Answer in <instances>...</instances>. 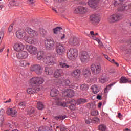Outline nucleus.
I'll list each match as a JSON object with an SVG mask.
<instances>
[{
    "label": "nucleus",
    "instance_id": "nucleus-29",
    "mask_svg": "<svg viewBox=\"0 0 131 131\" xmlns=\"http://www.w3.org/2000/svg\"><path fill=\"white\" fill-rule=\"evenodd\" d=\"M82 73L85 77H89L91 75V71L90 69H85L82 70Z\"/></svg>",
    "mask_w": 131,
    "mask_h": 131
},
{
    "label": "nucleus",
    "instance_id": "nucleus-20",
    "mask_svg": "<svg viewBox=\"0 0 131 131\" xmlns=\"http://www.w3.org/2000/svg\"><path fill=\"white\" fill-rule=\"evenodd\" d=\"M40 90L41 89H39V88L33 86L32 88H28L27 90V93L30 95H31L32 94H35V93H37V92L40 91Z\"/></svg>",
    "mask_w": 131,
    "mask_h": 131
},
{
    "label": "nucleus",
    "instance_id": "nucleus-16",
    "mask_svg": "<svg viewBox=\"0 0 131 131\" xmlns=\"http://www.w3.org/2000/svg\"><path fill=\"white\" fill-rule=\"evenodd\" d=\"M26 31L29 34L31 37H36L38 35V33L35 30L30 28H26Z\"/></svg>",
    "mask_w": 131,
    "mask_h": 131
},
{
    "label": "nucleus",
    "instance_id": "nucleus-34",
    "mask_svg": "<svg viewBox=\"0 0 131 131\" xmlns=\"http://www.w3.org/2000/svg\"><path fill=\"white\" fill-rule=\"evenodd\" d=\"M59 65L61 66V68H66V69L71 68L72 67L71 66L67 64V63L62 61H59Z\"/></svg>",
    "mask_w": 131,
    "mask_h": 131
},
{
    "label": "nucleus",
    "instance_id": "nucleus-48",
    "mask_svg": "<svg viewBox=\"0 0 131 131\" xmlns=\"http://www.w3.org/2000/svg\"><path fill=\"white\" fill-rule=\"evenodd\" d=\"M74 13L75 14H80V10H79V6L77 8H74Z\"/></svg>",
    "mask_w": 131,
    "mask_h": 131
},
{
    "label": "nucleus",
    "instance_id": "nucleus-5",
    "mask_svg": "<svg viewBox=\"0 0 131 131\" xmlns=\"http://www.w3.org/2000/svg\"><path fill=\"white\" fill-rule=\"evenodd\" d=\"M78 56L76 49H71L67 52V57L70 60H73Z\"/></svg>",
    "mask_w": 131,
    "mask_h": 131
},
{
    "label": "nucleus",
    "instance_id": "nucleus-54",
    "mask_svg": "<svg viewBox=\"0 0 131 131\" xmlns=\"http://www.w3.org/2000/svg\"><path fill=\"white\" fill-rule=\"evenodd\" d=\"M4 118L5 117H4V115H0V123H3V122H4V121L5 120Z\"/></svg>",
    "mask_w": 131,
    "mask_h": 131
},
{
    "label": "nucleus",
    "instance_id": "nucleus-63",
    "mask_svg": "<svg viewBox=\"0 0 131 131\" xmlns=\"http://www.w3.org/2000/svg\"><path fill=\"white\" fill-rule=\"evenodd\" d=\"M105 78H107V77L106 76V74H103L101 78V79H104Z\"/></svg>",
    "mask_w": 131,
    "mask_h": 131
},
{
    "label": "nucleus",
    "instance_id": "nucleus-31",
    "mask_svg": "<svg viewBox=\"0 0 131 131\" xmlns=\"http://www.w3.org/2000/svg\"><path fill=\"white\" fill-rule=\"evenodd\" d=\"M55 131H67V128L63 125H58L56 127Z\"/></svg>",
    "mask_w": 131,
    "mask_h": 131
},
{
    "label": "nucleus",
    "instance_id": "nucleus-57",
    "mask_svg": "<svg viewBox=\"0 0 131 131\" xmlns=\"http://www.w3.org/2000/svg\"><path fill=\"white\" fill-rule=\"evenodd\" d=\"M8 31L9 32H12L13 31V25H11L8 28Z\"/></svg>",
    "mask_w": 131,
    "mask_h": 131
},
{
    "label": "nucleus",
    "instance_id": "nucleus-24",
    "mask_svg": "<svg viewBox=\"0 0 131 131\" xmlns=\"http://www.w3.org/2000/svg\"><path fill=\"white\" fill-rule=\"evenodd\" d=\"M62 73H63V71L61 69H58L55 71L54 73V77H55V78L61 77V76H62Z\"/></svg>",
    "mask_w": 131,
    "mask_h": 131
},
{
    "label": "nucleus",
    "instance_id": "nucleus-36",
    "mask_svg": "<svg viewBox=\"0 0 131 131\" xmlns=\"http://www.w3.org/2000/svg\"><path fill=\"white\" fill-rule=\"evenodd\" d=\"M26 107V103L25 102H20L18 103V107L19 109H20V110H23L25 109V107Z\"/></svg>",
    "mask_w": 131,
    "mask_h": 131
},
{
    "label": "nucleus",
    "instance_id": "nucleus-1",
    "mask_svg": "<svg viewBox=\"0 0 131 131\" xmlns=\"http://www.w3.org/2000/svg\"><path fill=\"white\" fill-rule=\"evenodd\" d=\"M43 80L42 78L37 77H34L30 79L29 81V84L32 85V86H35L40 90H41V86L40 84H42L43 83Z\"/></svg>",
    "mask_w": 131,
    "mask_h": 131
},
{
    "label": "nucleus",
    "instance_id": "nucleus-55",
    "mask_svg": "<svg viewBox=\"0 0 131 131\" xmlns=\"http://www.w3.org/2000/svg\"><path fill=\"white\" fill-rule=\"evenodd\" d=\"M26 61H22L20 62V66L21 67H25L26 66Z\"/></svg>",
    "mask_w": 131,
    "mask_h": 131
},
{
    "label": "nucleus",
    "instance_id": "nucleus-18",
    "mask_svg": "<svg viewBox=\"0 0 131 131\" xmlns=\"http://www.w3.org/2000/svg\"><path fill=\"white\" fill-rule=\"evenodd\" d=\"M63 95L68 97V98H72L74 96V91L71 89L66 90L63 93Z\"/></svg>",
    "mask_w": 131,
    "mask_h": 131
},
{
    "label": "nucleus",
    "instance_id": "nucleus-35",
    "mask_svg": "<svg viewBox=\"0 0 131 131\" xmlns=\"http://www.w3.org/2000/svg\"><path fill=\"white\" fill-rule=\"evenodd\" d=\"M80 14H85L88 12V8L81 6H79Z\"/></svg>",
    "mask_w": 131,
    "mask_h": 131
},
{
    "label": "nucleus",
    "instance_id": "nucleus-8",
    "mask_svg": "<svg viewBox=\"0 0 131 131\" xmlns=\"http://www.w3.org/2000/svg\"><path fill=\"white\" fill-rule=\"evenodd\" d=\"M42 70L43 69L39 64L33 65L31 68V71H35L38 75H40L42 73Z\"/></svg>",
    "mask_w": 131,
    "mask_h": 131
},
{
    "label": "nucleus",
    "instance_id": "nucleus-33",
    "mask_svg": "<svg viewBox=\"0 0 131 131\" xmlns=\"http://www.w3.org/2000/svg\"><path fill=\"white\" fill-rule=\"evenodd\" d=\"M58 92L59 91H58V90L56 89H53L51 91L50 96L51 97H57V96H58Z\"/></svg>",
    "mask_w": 131,
    "mask_h": 131
},
{
    "label": "nucleus",
    "instance_id": "nucleus-27",
    "mask_svg": "<svg viewBox=\"0 0 131 131\" xmlns=\"http://www.w3.org/2000/svg\"><path fill=\"white\" fill-rule=\"evenodd\" d=\"M45 71L47 75H52L53 73V68L48 67H45Z\"/></svg>",
    "mask_w": 131,
    "mask_h": 131
},
{
    "label": "nucleus",
    "instance_id": "nucleus-4",
    "mask_svg": "<svg viewBox=\"0 0 131 131\" xmlns=\"http://www.w3.org/2000/svg\"><path fill=\"white\" fill-rule=\"evenodd\" d=\"M66 51V49L65 48V46H64V45L61 43H58L57 44L56 53L57 54V55L62 56V55L65 54Z\"/></svg>",
    "mask_w": 131,
    "mask_h": 131
},
{
    "label": "nucleus",
    "instance_id": "nucleus-17",
    "mask_svg": "<svg viewBox=\"0 0 131 131\" xmlns=\"http://www.w3.org/2000/svg\"><path fill=\"white\" fill-rule=\"evenodd\" d=\"M27 49L29 53L32 55H36L37 54V48L32 45L27 46Z\"/></svg>",
    "mask_w": 131,
    "mask_h": 131
},
{
    "label": "nucleus",
    "instance_id": "nucleus-23",
    "mask_svg": "<svg viewBox=\"0 0 131 131\" xmlns=\"http://www.w3.org/2000/svg\"><path fill=\"white\" fill-rule=\"evenodd\" d=\"M25 34V32H24V30L23 29L19 30L17 31L16 33V37H17V38H22V37H24L25 38V36H26Z\"/></svg>",
    "mask_w": 131,
    "mask_h": 131
},
{
    "label": "nucleus",
    "instance_id": "nucleus-64",
    "mask_svg": "<svg viewBox=\"0 0 131 131\" xmlns=\"http://www.w3.org/2000/svg\"><path fill=\"white\" fill-rule=\"evenodd\" d=\"M109 73H115V70H114V69H110L109 70Z\"/></svg>",
    "mask_w": 131,
    "mask_h": 131
},
{
    "label": "nucleus",
    "instance_id": "nucleus-14",
    "mask_svg": "<svg viewBox=\"0 0 131 131\" xmlns=\"http://www.w3.org/2000/svg\"><path fill=\"white\" fill-rule=\"evenodd\" d=\"M25 46L21 43H15L13 46V49L15 52H21L24 50Z\"/></svg>",
    "mask_w": 131,
    "mask_h": 131
},
{
    "label": "nucleus",
    "instance_id": "nucleus-22",
    "mask_svg": "<svg viewBox=\"0 0 131 131\" xmlns=\"http://www.w3.org/2000/svg\"><path fill=\"white\" fill-rule=\"evenodd\" d=\"M70 46H78L79 45V40L76 37L74 38H70L68 41Z\"/></svg>",
    "mask_w": 131,
    "mask_h": 131
},
{
    "label": "nucleus",
    "instance_id": "nucleus-19",
    "mask_svg": "<svg viewBox=\"0 0 131 131\" xmlns=\"http://www.w3.org/2000/svg\"><path fill=\"white\" fill-rule=\"evenodd\" d=\"M6 113L8 115H10V116L12 117H15L17 116V110H16L15 108H7Z\"/></svg>",
    "mask_w": 131,
    "mask_h": 131
},
{
    "label": "nucleus",
    "instance_id": "nucleus-3",
    "mask_svg": "<svg viewBox=\"0 0 131 131\" xmlns=\"http://www.w3.org/2000/svg\"><path fill=\"white\" fill-rule=\"evenodd\" d=\"M101 64L100 63L92 64L90 67V69L93 74L97 75L101 72Z\"/></svg>",
    "mask_w": 131,
    "mask_h": 131
},
{
    "label": "nucleus",
    "instance_id": "nucleus-38",
    "mask_svg": "<svg viewBox=\"0 0 131 131\" xmlns=\"http://www.w3.org/2000/svg\"><path fill=\"white\" fill-rule=\"evenodd\" d=\"M66 118V115L62 116V115H58L54 117V119L55 120H63Z\"/></svg>",
    "mask_w": 131,
    "mask_h": 131
},
{
    "label": "nucleus",
    "instance_id": "nucleus-21",
    "mask_svg": "<svg viewBox=\"0 0 131 131\" xmlns=\"http://www.w3.org/2000/svg\"><path fill=\"white\" fill-rule=\"evenodd\" d=\"M99 0H90L88 2V5L92 9H96L98 7V3Z\"/></svg>",
    "mask_w": 131,
    "mask_h": 131
},
{
    "label": "nucleus",
    "instance_id": "nucleus-60",
    "mask_svg": "<svg viewBox=\"0 0 131 131\" xmlns=\"http://www.w3.org/2000/svg\"><path fill=\"white\" fill-rule=\"evenodd\" d=\"M116 83V82H114V83H112L111 84H110L105 89H108V88H111V86H113V85H114V84Z\"/></svg>",
    "mask_w": 131,
    "mask_h": 131
},
{
    "label": "nucleus",
    "instance_id": "nucleus-7",
    "mask_svg": "<svg viewBox=\"0 0 131 131\" xmlns=\"http://www.w3.org/2000/svg\"><path fill=\"white\" fill-rule=\"evenodd\" d=\"M101 17L100 14H93L90 16V21L92 24H98L100 22Z\"/></svg>",
    "mask_w": 131,
    "mask_h": 131
},
{
    "label": "nucleus",
    "instance_id": "nucleus-62",
    "mask_svg": "<svg viewBox=\"0 0 131 131\" xmlns=\"http://www.w3.org/2000/svg\"><path fill=\"white\" fill-rule=\"evenodd\" d=\"M4 113H5V110L2 108L0 110V115H4Z\"/></svg>",
    "mask_w": 131,
    "mask_h": 131
},
{
    "label": "nucleus",
    "instance_id": "nucleus-41",
    "mask_svg": "<svg viewBox=\"0 0 131 131\" xmlns=\"http://www.w3.org/2000/svg\"><path fill=\"white\" fill-rule=\"evenodd\" d=\"M85 122L86 124H91V123L93 122V119H91L88 115H86L85 117Z\"/></svg>",
    "mask_w": 131,
    "mask_h": 131
},
{
    "label": "nucleus",
    "instance_id": "nucleus-59",
    "mask_svg": "<svg viewBox=\"0 0 131 131\" xmlns=\"http://www.w3.org/2000/svg\"><path fill=\"white\" fill-rule=\"evenodd\" d=\"M99 118L98 117H95L93 119L92 121H95V122H99Z\"/></svg>",
    "mask_w": 131,
    "mask_h": 131
},
{
    "label": "nucleus",
    "instance_id": "nucleus-47",
    "mask_svg": "<svg viewBox=\"0 0 131 131\" xmlns=\"http://www.w3.org/2000/svg\"><path fill=\"white\" fill-rule=\"evenodd\" d=\"M99 130L105 131L106 130V126L105 125H100L99 126Z\"/></svg>",
    "mask_w": 131,
    "mask_h": 131
},
{
    "label": "nucleus",
    "instance_id": "nucleus-56",
    "mask_svg": "<svg viewBox=\"0 0 131 131\" xmlns=\"http://www.w3.org/2000/svg\"><path fill=\"white\" fill-rule=\"evenodd\" d=\"M100 82H101V83H105V82H107V78L100 79Z\"/></svg>",
    "mask_w": 131,
    "mask_h": 131
},
{
    "label": "nucleus",
    "instance_id": "nucleus-11",
    "mask_svg": "<svg viewBox=\"0 0 131 131\" xmlns=\"http://www.w3.org/2000/svg\"><path fill=\"white\" fill-rule=\"evenodd\" d=\"M121 19V16L118 15L117 14H114L110 16L108 18V21L110 23H114V22H117Z\"/></svg>",
    "mask_w": 131,
    "mask_h": 131
},
{
    "label": "nucleus",
    "instance_id": "nucleus-40",
    "mask_svg": "<svg viewBox=\"0 0 131 131\" xmlns=\"http://www.w3.org/2000/svg\"><path fill=\"white\" fill-rule=\"evenodd\" d=\"M32 37H29L27 35L25 36L24 39L26 42L28 43H30L31 45L32 43Z\"/></svg>",
    "mask_w": 131,
    "mask_h": 131
},
{
    "label": "nucleus",
    "instance_id": "nucleus-53",
    "mask_svg": "<svg viewBox=\"0 0 131 131\" xmlns=\"http://www.w3.org/2000/svg\"><path fill=\"white\" fill-rule=\"evenodd\" d=\"M75 105L76 104H71L69 106V109L70 110H75Z\"/></svg>",
    "mask_w": 131,
    "mask_h": 131
},
{
    "label": "nucleus",
    "instance_id": "nucleus-26",
    "mask_svg": "<svg viewBox=\"0 0 131 131\" xmlns=\"http://www.w3.org/2000/svg\"><path fill=\"white\" fill-rule=\"evenodd\" d=\"M19 3L18 1L12 0L9 2V7L12 8V7H19Z\"/></svg>",
    "mask_w": 131,
    "mask_h": 131
},
{
    "label": "nucleus",
    "instance_id": "nucleus-49",
    "mask_svg": "<svg viewBox=\"0 0 131 131\" xmlns=\"http://www.w3.org/2000/svg\"><path fill=\"white\" fill-rule=\"evenodd\" d=\"M38 41L37 38L32 39L31 45H37Z\"/></svg>",
    "mask_w": 131,
    "mask_h": 131
},
{
    "label": "nucleus",
    "instance_id": "nucleus-52",
    "mask_svg": "<svg viewBox=\"0 0 131 131\" xmlns=\"http://www.w3.org/2000/svg\"><path fill=\"white\" fill-rule=\"evenodd\" d=\"M27 3L29 5L32 6V5H33V4H34V3H35V1L34 0H27Z\"/></svg>",
    "mask_w": 131,
    "mask_h": 131
},
{
    "label": "nucleus",
    "instance_id": "nucleus-30",
    "mask_svg": "<svg viewBox=\"0 0 131 131\" xmlns=\"http://www.w3.org/2000/svg\"><path fill=\"white\" fill-rule=\"evenodd\" d=\"M39 33L42 37H46L48 35V32L43 28L39 29Z\"/></svg>",
    "mask_w": 131,
    "mask_h": 131
},
{
    "label": "nucleus",
    "instance_id": "nucleus-10",
    "mask_svg": "<svg viewBox=\"0 0 131 131\" xmlns=\"http://www.w3.org/2000/svg\"><path fill=\"white\" fill-rule=\"evenodd\" d=\"M54 60H55V57L52 56H48L43 58V62L47 65L51 66L54 64L55 63Z\"/></svg>",
    "mask_w": 131,
    "mask_h": 131
},
{
    "label": "nucleus",
    "instance_id": "nucleus-58",
    "mask_svg": "<svg viewBox=\"0 0 131 131\" xmlns=\"http://www.w3.org/2000/svg\"><path fill=\"white\" fill-rule=\"evenodd\" d=\"M78 4L79 5H82V6H85V5H86V3L84 1H80Z\"/></svg>",
    "mask_w": 131,
    "mask_h": 131
},
{
    "label": "nucleus",
    "instance_id": "nucleus-28",
    "mask_svg": "<svg viewBox=\"0 0 131 131\" xmlns=\"http://www.w3.org/2000/svg\"><path fill=\"white\" fill-rule=\"evenodd\" d=\"M131 83V80L125 77H122L120 80V83Z\"/></svg>",
    "mask_w": 131,
    "mask_h": 131
},
{
    "label": "nucleus",
    "instance_id": "nucleus-32",
    "mask_svg": "<svg viewBox=\"0 0 131 131\" xmlns=\"http://www.w3.org/2000/svg\"><path fill=\"white\" fill-rule=\"evenodd\" d=\"M80 70L76 69L73 71L72 75H73L74 77H78V76L80 75Z\"/></svg>",
    "mask_w": 131,
    "mask_h": 131
},
{
    "label": "nucleus",
    "instance_id": "nucleus-42",
    "mask_svg": "<svg viewBox=\"0 0 131 131\" xmlns=\"http://www.w3.org/2000/svg\"><path fill=\"white\" fill-rule=\"evenodd\" d=\"M45 107V105H43V103L41 102H38L37 103V108L39 110H42L43 108Z\"/></svg>",
    "mask_w": 131,
    "mask_h": 131
},
{
    "label": "nucleus",
    "instance_id": "nucleus-51",
    "mask_svg": "<svg viewBox=\"0 0 131 131\" xmlns=\"http://www.w3.org/2000/svg\"><path fill=\"white\" fill-rule=\"evenodd\" d=\"M98 114H99V113L97 111H92L91 112V115H92V116H96L98 115Z\"/></svg>",
    "mask_w": 131,
    "mask_h": 131
},
{
    "label": "nucleus",
    "instance_id": "nucleus-2",
    "mask_svg": "<svg viewBox=\"0 0 131 131\" xmlns=\"http://www.w3.org/2000/svg\"><path fill=\"white\" fill-rule=\"evenodd\" d=\"M45 45L47 50H53L55 47V41L53 38H47L45 40Z\"/></svg>",
    "mask_w": 131,
    "mask_h": 131
},
{
    "label": "nucleus",
    "instance_id": "nucleus-13",
    "mask_svg": "<svg viewBox=\"0 0 131 131\" xmlns=\"http://www.w3.org/2000/svg\"><path fill=\"white\" fill-rule=\"evenodd\" d=\"M27 57H28V53L23 50L20 51L19 53H18L16 55V57L19 60H23V59H26Z\"/></svg>",
    "mask_w": 131,
    "mask_h": 131
},
{
    "label": "nucleus",
    "instance_id": "nucleus-43",
    "mask_svg": "<svg viewBox=\"0 0 131 131\" xmlns=\"http://www.w3.org/2000/svg\"><path fill=\"white\" fill-rule=\"evenodd\" d=\"M91 90L93 91V93L94 94H98V93H99V88L97 86V85H93L91 88Z\"/></svg>",
    "mask_w": 131,
    "mask_h": 131
},
{
    "label": "nucleus",
    "instance_id": "nucleus-44",
    "mask_svg": "<svg viewBox=\"0 0 131 131\" xmlns=\"http://www.w3.org/2000/svg\"><path fill=\"white\" fill-rule=\"evenodd\" d=\"M62 84L63 86L69 85V84H70V80L68 79L63 80V81H62Z\"/></svg>",
    "mask_w": 131,
    "mask_h": 131
},
{
    "label": "nucleus",
    "instance_id": "nucleus-15",
    "mask_svg": "<svg viewBox=\"0 0 131 131\" xmlns=\"http://www.w3.org/2000/svg\"><path fill=\"white\" fill-rule=\"evenodd\" d=\"M124 2V1H122V0H115V6L116 7V6H119V10L123 11L125 9V6L123 4Z\"/></svg>",
    "mask_w": 131,
    "mask_h": 131
},
{
    "label": "nucleus",
    "instance_id": "nucleus-39",
    "mask_svg": "<svg viewBox=\"0 0 131 131\" xmlns=\"http://www.w3.org/2000/svg\"><path fill=\"white\" fill-rule=\"evenodd\" d=\"M39 131H53V129L47 126H41L39 128Z\"/></svg>",
    "mask_w": 131,
    "mask_h": 131
},
{
    "label": "nucleus",
    "instance_id": "nucleus-46",
    "mask_svg": "<svg viewBox=\"0 0 131 131\" xmlns=\"http://www.w3.org/2000/svg\"><path fill=\"white\" fill-rule=\"evenodd\" d=\"M80 89L82 91H88L89 90V86L86 84H83L81 85Z\"/></svg>",
    "mask_w": 131,
    "mask_h": 131
},
{
    "label": "nucleus",
    "instance_id": "nucleus-45",
    "mask_svg": "<svg viewBox=\"0 0 131 131\" xmlns=\"http://www.w3.org/2000/svg\"><path fill=\"white\" fill-rule=\"evenodd\" d=\"M37 58L38 60H41V59H43V52H38L37 55Z\"/></svg>",
    "mask_w": 131,
    "mask_h": 131
},
{
    "label": "nucleus",
    "instance_id": "nucleus-6",
    "mask_svg": "<svg viewBox=\"0 0 131 131\" xmlns=\"http://www.w3.org/2000/svg\"><path fill=\"white\" fill-rule=\"evenodd\" d=\"M63 31V28L61 27H57L53 29V32L54 34H58L59 38H61L62 40L65 38L66 35L65 34H62L61 32Z\"/></svg>",
    "mask_w": 131,
    "mask_h": 131
},
{
    "label": "nucleus",
    "instance_id": "nucleus-9",
    "mask_svg": "<svg viewBox=\"0 0 131 131\" xmlns=\"http://www.w3.org/2000/svg\"><path fill=\"white\" fill-rule=\"evenodd\" d=\"M79 58L82 63H85V62L89 61L90 55L86 51H82L79 55Z\"/></svg>",
    "mask_w": 131,
    "mask_h": 131
},
{
    "label": "nucleus",
    "instance_id": "nucleus-61",
    "mask_svg": "<svg viewBox=\"0 0 131 131\" xmlns=\"http://www.w3.org/2000/svg\"><path fill=\"white\" fill-rule=\"evenodd\" d=\"M103 56L104 58H105V59H107L108 61H110V60H111V59L109 57V56H108V55H106V54H103Z\"/></svg>",
    "mask_w": 131,
    "mask_h": 131
},
{
    "label": "nucleus",
    "instance_id": "nucleus-12",
    "mask_svg": "<svg viewBox=\"0 0 131 131\" xmlns=\"http://www.w3.org/2000/svg\"><path fill=\"white\" fill-rule=\"evenodd\" d=\"M69 104H71V105H76L77 103H75V100H74V99H72L67 101V102H58L57 103V105L61 106V107H68Z\"/></svg>",
    "mask_w": 131,
    "mask_h": 131
},
{
    "label": "nucleus",
    "instance_id": "nucleus-50",
    "mask_svg": "<svg viewBox=\"0 0 131 131\" xmlns=\"http://www.w3.org/2000/svg\"><path fill=\"white\" fill-rule=\"evenodd\" d=\"M4 36H5V32L4 30H2L0 31V39H3V38H4Z\"/></svg>",
    "mask_w": 131,
    "mask_h": 131
},
{
    "label": "nucleus",
    "instance_id": "nucleus-25",
    "mask_svg": "<svg viewBox=\"0 0 131 131\" xmlns=\"http://www.w3.org/2000/svg\"><path fill=\"white\" fill-rule=\"evenodd\" d=\"M26 112H27V114L28 116L31 117V116H32V115H33V114H34V112H35L34 108H33L32 106L28 107L26 110Z\"/></svg>",
    "mask_w": 131,
    "mask_h": 131
},
{
    "label": "nucleus",
    "instance_id": "nucleus-37",
    "mask_svg": "<svg viewBox=\"0 0 131 131\" xmlns=\"http://www.w3.org/2000/svg\"><path fill=\"white\" fill-rule=\"evenodd\" d=\"M84 103H88V100L84 98H79L77 100V105H81V104H84Z\"/></svg>",
    "mask_w": 131,
    "mask_h": 131
}]
</instances>
